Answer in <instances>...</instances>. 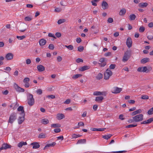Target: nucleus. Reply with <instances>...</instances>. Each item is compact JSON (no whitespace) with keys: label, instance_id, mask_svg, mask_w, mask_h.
<instances>
[{"label":"nucleus","instance_id":"6e6d98bb","mask_svg":"<svg viewBox=\"0 0 153 153\" xmlns=\"http://www.w3.org/2000/svg\"><path fill=\"white\" fill-rule=\"evenodd\" d=\"M114 21L113 19L111 18H109L108 19L107 22L108 23H112Z\"/></svg>","mask_w":153,"mask_h":153},{"label":"nucleus","instance_id":"c03bdc74","mask_svg":"<svg viewBox=\"0 0 153 153\" xmlns=\"http://www.w3.org/2000/svg\"><path fill=\"white\" fill-rule=\"evenodd\" d=\"M30 81V79L28 77H26L23 80V82L25 83H29Z\"/></svg>","mask_w":153,"mask_h":153},{"label":"nucleus","instance_id":"4be33fe9","mask_svg":"<svg viewBox=\"0 0 153 153\" xmlns=\"http://www.w3.org/2000/svg\"><path fill=\"white\" fill-rule=\"evenodd\" d=\"M47 137L46 134L43 133H41L38 136V138L40 139L45 138Z\"/></svg>","mask_w":153,"mask_h":153},{"label":"nucleus","instance_id":"79ce46f5","mask_svg":"<svg viewBox=\"0 0 153 153\" xmlns=\"http://www.w3.org/2000/svg\"><path fill=\"white\" fill-rule=\"evenodd\" d=\"M147 113L149 115H151L153 114V107L148 111Z\"/></svg>","mask_w":153,"mask_h":153},{"label":"nucleus","instance_id":"f704fd0d","mask_svg":"<svg viewBox=\"0 0 153 153\" xmlns=\"http://www.w3.org/2000/svg\"><path fill=\"white\" fill-rule=\"evenodd\" d=\"M51 126L52 128H59L60 127L61 125L58 123L53 124L51 125Z\"/></svg>","mask_w":153,"mask_h":153},{"label":"nucleus","instance_id":"bb28decb","mask_svg":"<svg viewBox=\"0 0 153 153\" xmlns=\"http://www.w3.org/2000/svg\"><path fill=\"white\" fill-rule=\"evenodd\" d=\"M86 143V140L85 139H81L78 140L76 143V144H84Z\"/></svg>","mask_w":153,"mask_h":153},{"label":"nucleus","instance_id":"338daca9","mask_svg":"<svg viewBox=\"0 0 153 153\" xmlns=\"http://www.w3.org/2000/svg\"><path fill=\"white\" fill-rule=\"evenodd\" d=\"M62 60V58L60 56H58L57 58V60L58 62H61Z\"/></svg>","mask_w":153,"mask_h":153},{"label":"nucleus","instance_id":"2eb2a0df","mask_svg":"<svg viewBox=\"0 0 153 153\" xmlns=\"http://www.w3.org/2000/svg\"><path fill=\"white\" fill-rule=\"evenodd\" d=\"M65 117V116L63 114L58 113L56 115V118L59 120H60L64 118Z\"/></svg>","mask_w":153,"mask_h":153},{"label":"nucleus","instance_id":"6e6552de","mask_svg":"<svg viewBox=\"0 0 153 153\" xmlns=\"http://www.w3.org/2000/svg\"><path fill=\"white\" fill-rule=\"evenodd\" d=\"M13 86L16 91L19 92L25 91V90L23 88H20L16 83L14 84Z\"/></svg>","mask_w":153,"mask_h":153},{"label":"nucleus","instance_id":"864d4df0","mask_svg":"<svg viewBox=\"0 0 153 153\" xmlns=\"http://www.w3.org/2000/svg\"><path fill=\"white\" fill-rule=\"evenodd\" d=\"M37 94L39 95L41 94L42 93V90L41 89H38L36 91Z\"/></svg>","mask_w":153,"mask_h":153},{"label":"nucleus","instance_id":"680f3d73","mask_svg":"<svg viewBox=\"0 0 153 153\" xmlns=\"http://www.w3.org/2000/svg\"><path fill=\"white\" fill-rule=\"evenodd\" d=\"M71 102V100L70 99H68L66 100L64 102V103L66 104H69Z\"/></svg>","mask_w":153,"mask_h":153},{"label":"nucleus","instance_id":"423d86ee","mask_svg":"<svg viewBox=\"0 0 153 153\" xmlns=\"http://www.w3.org/2000/svg\"><path fill=\"white\" fill-rule=\"evenodd\" d=\"M17 114L15 112L12 113L10 114L8 120V122L11 124L13 123V122L16 119Z\"/></svg>","mask_w":153,"mask_h":153},{"label":"nucleus","instance_id":"a211bd4d","mask_svg":"<svg viewBox=\"0 0 153 153\" xmlns=\"http://www.w3.org/2000/svg\"><path fill=\"white\" fill-rule=\"evenodd\" d=\"M56 144V143L55 142H53L52 143L49 144H47L44 147V150H45L47 149L48 148L50 147H53Z\"/></svg>","mask_w":153,"mask_h":153},{"label":"nucleus","instance_id":"9d476101","mask_svg":"<svg viewBox=\"0 0 153 153\" xmlns=\"http://www.w3.org/2000/svg\"><path fill=\"white\" fill-rule=\"evenodd\" d=\"M132 40L130 37H128L126 40V45L128 48H130L132 46Z\"/></svg>","mask_w":153,"mask_h":153},{"label":"nucleus","instance_id":"58836bf2","mask_svg":"<svg viewBox=\"0 0 153 153\" xmlns=\"http://www.w3.org/2000/svg\"><path fill=\"white\" fill-rule=\"evenodd\" d=\"M65 47L67 48L69 50H72L74 49V47L72 45H65Z\"/></svg>","mask_w":153,"mask_h":153},{"label":"nucleus","instance_id":"774afa93","mask_svg":"<svg viewBox=\"0 0 153 153\" xmlns=\"http://www.w3.org/2000/svg\"><path fill=\"white\" fill-rule=\"evenodd\" d=\"M128 102L129 103L133 104L135 103V101L133 100H128Z\"/></svg>","mask_w":153,"mask_h":153},{"label":"nucleus","instance_id":"f257e3e1","mask_svg":"<svg viewBox=\"0 0 153 153\" xmlns=\"http://www.w3.org/2000/svg\"><path fill=\"white\" fill-rule=\"evenodd\" d=\"M99 61L100 63L98 62L97 61H94L93 62V63L94 65L98 64L99 66L101 67H104L106 65L107 60L105 58H101L99 59Z\"/></svg>","mask_w":153,"mask_h":153},{"label":"nucleus","instance_id":"0eeeda50","mask_svg":"<svg viewBox=\"0 0 153 153\" xmlns=\"http://www.w3.org/2000/svg\"><path fill=\"white\" fill-rule=\"evenodd\" d=\"M135 122H141L143 119V115L142 114H139L134 117Z\"/></svg>","mask_w":153,"mask_h":153},{"label":"nucleus","instance_id":"4468645a","mask_svg":"<svg viewBox=\"0 0 153 153\" xmlns=\"http://www.w3.org/2000/svg\"><path fill=\"white\" fill-rule=\"evenodd\" d=\"M153 121V117L150 118L148 120L144 121L140 123L141 124H147L151 123Z\"/></svg>","mask_w":153,"mask_h":153},{"label":"nucleus","instance_id":"a19ab883","mask_svg":"<svg viewBox=\"0 0 153 153\" xmlns=\"http://www.w3.org/2000/svg\"><path fill=\"white\" fill-rule=\"evenodd\" d=\"M65 22V20L64 19H61L59 20L57 22L58 24H60Z\"/></svg>","mask_w":153,"mask_h":153},{"label":"nucleus","instance_id":"f8f14e48","mask_svg":"<svg viewBox=\"0 0 153 153\" xmlns=\"http://www.w3.org/2000/svg\"><path fill=\"white\" fill-rule=\"evenodd\" d=\"M17 111H21V112L20 114L22 115V116H25V114L24 109L23 107L22 106H19L17 108Z\"/></svg>","mask_w":153,"mask_h":153},{"label":"nucleus","instance_id":"bf43d9fd","mask_svg":"<svg viewBox=\"0 0 153 153\" xmlns=\"http://www.w3.org/2000/svg\"><path fill=\"white\" fill-rule=\"evenodd\" d=\"M128 122L129 123H132L135 122L134 119V117H133L132 119H129L128 121Z\"/></svg>","mask_w":153,"mask_h":153},{"label":"nucleus","instance_id":"7ed1b4c3","mask_svg":"<svg viewBox=\"0 0 153 153\" xmlns=\"http://www.w3.org/2000/svg\"><path fill=\"white\" fill-rule=\"evenodd\" d=\"M131 56V51L130 50H127L124 53L123 56L122 61L125 62L127 61L130 58Z\"/></svg>","mask_w":153,"mask_h":153},{"label":"nucleus","instance_id":"5701e85b","mask_svg":"<svg viewBox=\"0 0 153 153\" xmlns=\"http://www.w3.org/2000/svg\"><path fill=\"white\" fill-rule=\"evenodd\" d=\"M106 93L105 92H101L100 91H95L94 92L93 95H105Z\"/></svg>","mask_w":153,"mask_h":153},{"label":"nucleus","instance_id":"412c9836","mask_svg":"<svg viewBox=\"0 0 153 153\" xmlns=\"http://www.w3.org/2000/svg\"><path fill=\"white\" fill-rule=\"evenodd\" d=\"M89 68V66L87 65L84 66L80 67V68L79 69V70L81 71H83L87 70Z\"/></svg>","mask_w":153,"mask_h":153},{"label":"nucleus","instance_id":"a18cd8bd","mask_svg":"<svg viewBox=\"0 0 153 153\" xmlns=\"http://www.w3.org/2000/svg\"><path fill=\"white\" fill-rule=\"evenodd\" d=\"M145 30V28L143 26L140 27L139 29V31L140 32L142 33Z\"/></svg>","mask_w":153,"mask_h":153},{"label":"nucleus","instance_id":"e433bc0d","mask_svg":"<svg viewBox=\"0 0 153 153\" xmlns=\"http://www.w3.org/2000/svg\"><path fill=\"white\" fill-rule=\"evenodd\" d=\"M112 135L111 134H108L102 136V138L104 139L108 140L110 138L111 136Z\"/></svg>","mask_w":153,"mask_h":153},{"label":"nucleus","instance_id":"ea45409f","mask_svg":"<svg viewBox=\"0 0 153 153\" xmlns=\"http://www.w3.org/2000/svg\"><path fill=\"white\" fill-rule=\"evenodd\" d=\"M32 19L31 16H27L25 18V20L26 21H30Z\"/></svg>","mask_w":153,"mask_h":153},{"label":"nucleus","instance_id":"5fc2aeb1","mask_svg":"<svg viewBox=\"0 0 153 153\" xmlns=\"http://www.w3.org/2000/svg\"><path fill=\"white\" fill-rule=\"evenodd\" d=\"M116 65L115 64H111L109 66V68L111 69H114L115 68Z\"/></svg>","mask_w":153,"mask_h":153},{"label":"nucleus","instance_id":"cd10ccee","mask_svg":"<svg viewBox=\"0 0 153 153\" xmlns=\"http://www.w3.org/2000/svg\"><path fill=\"white\" fill-rule=\"evenodd\" d=\"M148 5L147 3H140L139 4V6L141 8L146 7Z\"/></svg>","mask_w":153,"mask_h":153},{"label":"nucleus","instance_id":"de8ad7c7","mask_svg":"<svg viewBox=\"0 0 153 153\" xmlns=\"http://www.w3.org/2000/svg\"><path fill=\"white\" fill-rule=\"evenodd\" d=\"M46 97L49 99H53L55 98V95H51L47 96H46Z\"/></svg>","mask_w":153,"mask_h":153},{"label":"nucleus","instance_id":"f03ea898","mask_svg":"<svg viewBox=\"0 0 153 153\" xmlns=\"http://www.w3.org/2000/svg\"><path fill=\"white\" fill-rule=\"evenodd\" d=\"M27 103L28 105L30 106H33L35 103V100L33 95L30 93H28L27 94Z\"/></svg>","mask_w":153,"mask_h":153},{"label":"nucleus","instance_id":"6ab92c4d","mask_svg":"<svg viewBox=\"0 0 153 153\" xmlns=\"http://www.w3.org/2000/svg\"><path fill=\"white\" fill-rule=\"evenodd\" d=\"M105 129L104 128H91V130L93 131H103Z\"/></svg>","mask_w":153,"mask_h":153},{"label":"nucleus","instance_id":"2f4dec72","mask_svg":"<svg viewBox=\"0 0 153 153\" xmlns=\"http://www.w3.org/2000/svg\"><path fill=\"white\" fill-rule=\"evenodd\" d=\"M103 77V75L101 73H99L97 76H96V79L97 80H100Z\"/></svg>","mask_w":153,"mask_h":153},{"label":"nucleus","instance_id":"9b49d317","mask_svg":"<svg viewBox=\"0 0 153 153\" xmlns=\"http://www.w3.org/2000/svg\"><path fill=\"white\" fill-rule=\"evenodd\" d=\"M13 53H9L6 54L5 58L8 60H11L13 59Z\"/></svg>","mask_w":153,"mask_h":153},{"label":"nucleus","instance_id":"13d9d810","mask_svg":"<svg viewBox=\"0 0 153 153\" xmlns=\"http://www.w3.org/2000/svg\"><path fill=\"white\" fill-rule=\"evenodd\" d=\"M81 136V135H77L75 134H74L72 135V138H76L78 137H79Z\"/></svg>","mask_w":153,"mask_h":153},{"label":"nucleus","instance_id":"b1692460","mask_svg":"<svg viewBox=\"0 0 153 153\" xmlns=\"http://www.w3.org/2000/svg\"><path fill=\"white\" fill-rule=\"evenodd\" d=\"M39 45L41 46H43L45 45L46 42V41L45 39H41L39 42Z\"/></svg>","mask_w":153,"mask_h":153},{"label":"nucleus","instance_id":"1a4fd4ad","mask_svg":"<svg viewBox=\"0 0 153 153\" xmlns=\"http://www.w3.org/2000/svg\"><path fill=\"white\" fill-rule=\"evenodd\" d=\"M122 90V88L117 87H114L112 91V93L114 94H118L120 93Z\"/></svg>","mask_w":153,"mask_h":153},{"label":"nucleus","instance_id":"a878e982","mask_svg":"<svg viewBox=\"0 0 153 153\" xmlns=\"http://www.w3.org/2000/svg\"><path fill=\"white\" fill-rule=\"evenodd\" d=\"M25 116H22V117H19L18 119V122L19 124H21L25 120Z\"/></svg>","mask_w":153,"mask_h":153},{"label":"nucleus","instance_id":"ddd939ff","mask_svg":"<svg viewBox=\"0 0 153 153\" xmlns=\"http://www.w3.org/2000/svg\"><path fill=\"white\" fill-rule=\"evenodd\" d=\"M30 145L33 146V149H37L40 147V145L39 143L37 142L32 143H31Z\"/></svg>","mask_w":153,"mask_h":153},{"label":"nucleus","instance_id":"4c0bfd02","mask_svg":"<svg viewBox=\"0 0 153 153\" xmlns=\"http://www.w3.org/2000/svg\"><path fill=\"white\" fill-rule=\"evenodd\" d=\"M84 126V123L82 122H80L78 123V126L77 127L74 128H79L80 126Z\"/></svg>","mask_w":153,"mask_h":153},{"label":"nucleus","instance_id":"dca6fc26","mask_svg":"<svg viewBox=\"0 0 153 153\" xmlns=\"http://www.w3.org/2000/svg\"><path fill=\"white\" fill-rule=\"evenodd\" d=\"M102 7L103 10L108 9V3L105 1H103L102 4Z\"/></svg>","mask_w":153,"mask_h":153},{"label":"nucleus","instance_id":"20e7f679","mask_svg":"<svg viewBox=\"0 0 153 153\" xmlns=\"http://www.w3.org/2000/svg\"><path fill=\"white\" fill-rule=\"evenodd\" d=\"M112 75V72L108 68H107L104 73V79L105 80L108 79L110 76Z\"/></svg>","mask_w":153,"mask_h":153},{"label":"nucleus","instance_id":"69168bd1","mask_svg":"<svg viewBox=\"0 0 153 153\" xmlns=\"http://www.w3.org/2000/svg\"><path fill=\"white\" fill-rule=\"evenodd\" d=\"M137 114H138V113L137 110H136V111H133V112H132L131 113V115L132 116H134V115H136Z\"/></svg>","mask_w":153,"mask_h":153},{"label":"nucleus","instance_id":"39448f33","mask_svg":"<svg viewBox=\"0 0 153 153\" xmlns=\"http://www.w3.org/2000/svg\"><path fill=\"white\" fill-rule=\"evenodd\" d=\"M152 70L151 67H149L148 68L146 66L139 67L137 69V71L139 72L148 73Z\"/></svg>","mask_w":153,"mask_h":153},{"label":"nucleus","instance_id":"72a5a7b5","mask_svg":"<svg viewBox=\"0 0 153 153\" xmlns=\"http://www.w3.org/2000/svg\"><path fill=\"white\" fill-rule=\"evenodd\" d=\"M137 124L136 123H134L133 124L129 125L126 126V128H130L134 127L137 126Z\"/></svg>","mask_w":153,"mask_h":153},{"label":"nucleus","instance_id":"603ef678","mask_svg":"<svg viewBox=\"0 0 153 153\" xmlns=\"http://www.w3.org/2000/svg\"><path fill=\"white\" fill-rule=\"evenodd\" d=\"M48 48L50 49L53 50L54 49V46L53 45L50 44L48 46Z\"/></svg>","mask_w":153,"mask_h":153},{"label":"nucleus","instance_id":"09e8293b","mask_svg":"<svg viewBox=\"0 0 153 153\" xmlns=\"http://www.w3.org/2000/svg\"><path fill=\"white\" fill-rule=\"evenodd\" d=\"M127 152L126 151H114L111 152V153H125Z\"/></svg>","mask_w":153,"mask_h":153},{"label":"nucleus","instance_id":"473e14b6","mask_svg":"<svg viewBox=\"0 0 153 153\" xmlns=\"http://www.w3.org/2000/svg\"><path fill=\"white\" fill-rule=\"evenodd\" d=\"M42 124L46 125L49 123V121L48 119L45 118L42 120Z\"/></svg>","mask_w":153,"mask_h":153},{"label":"nucleus","instance_id":"aec40b11","mask_svg":"<svg viewBox=\"0 0 153 153\" xmlns=\"http://www.w3.org/2000/svg\"><path fill=\"white\" fill-rule=\"evenodd\" d=\"M104 98L102 96L97 97H96L95 100L99 103H101L102 102Z\"/></svg>","mask_w":153,"mask_h":153},{"label":"nucleus","instance_id":"7c9ffc66","mask_svg":"<svg viewBox=\"0 0 153 153\" xmlns=\"http://www.w3.org/2000/svg\"><path fill=\"white\" fill-rule=\"evenodd\" d=\"M149 58H145L142 59L141 60V62L142 63H145L148 62H149Z\"/></svg>","mask_w":153,"mask_h":153},{"label":"nucleus","instance_id":"3c124183","mask_svg":"<svg viewBox=\"0 0 153 153\" xmlns=\"http://www.w3.org/2000/svg\"><path fill=\"white\" fill-rule=\"evenodd\" d=\"M16 38L20 40H22L25 38V36H17Z\"/></svg>","mask_w":153,"mask_h":153},{"label":"nucleus","instance_id":"c9c22d12","mask_svg":"<svg viewBox=\"0 0 153 153\" xmlns=\"http://www.w3.org/2000/svg\"><path fill=\"white\" fill-rule=\"evenodd\" d=\"M136 18V16L134 14H131L129 16L130 20H134Z\"/></svg>","mask_w":153,"mask_h":153},{"label":"nucleus","instance_id":"c85d7f7f","mask_svg":"<svg viewBox=\"0 0 153 153\" xmlns=\"http://www.w3.org/2000/svg\"><path fill=\"white\" fill-rule=\"evenodd\" d=\"M126 10L124 8L121 9L119 12V15L120 16H123L125 15L126 13Z\"/></svg>","mask_w":153,"mask_h":153},{"label":"nucleus","instance_id":"37998d69","mask_svg":"<svg viewBox=\"0 0 153 153\" xmlns=\"http://www.w3.org/2000/svg\"><path fill=\"white\" fill-rule=\"evenodd\" d=\"M82 76V75L80 74H76L74 75L73 76V78L74 79H76L79 77L81 76Z\"/></svg>","mask_w":153,"mask_h":153},{"label":"nucleus","instance_id":"393cba45","mask_svg":"<svg viewBox=\"0 0 153 153\" xmlns=\"http://www.w3.org/2000/svg\"><path fill=\"white\" fill-rule=\"evenodd\" d=\"M2 147L3 149H6L11 147V145L7 143H4L2 145Z\"/></svg>","mask_w":153,"mask_h":153},{"label":"nucleus","instance_id":"8fccbe9b","mask_svg":"<svg viewBox=\"0 0 153 153\" xmlns=\"http://www.w3.org/2000/svg\"><path fill=\"white\" fill-rule=\"evenodd\" d=\"M84 50V47L82 46H79L78 47V51L79 52H82Z\"/></svg>","mask_w":153,"mask_h":153},{"label":"nucleus","instance_id":"0e129e2a","mask_svg":"<svg viewBox=\"0 0 153 153\" xmlns=\"http://www.w3.org/2000/svg\"><path fill=\"white\" fill-rule=\"evenodd\" d=\"M48 36L49 37H52L54 39H56V37L54 35L51 33H49L48 34Z\"/></svg>","mask_w":153,"mask_h":153},{"label":"nucleus","instance_id":"e2e57ef3","mask_svg":"<svg viewBox=\"0 0 153 153\" xmlns=\"http://www.w3.org/2000/svg\"><path fill=\"white\" fill-rule=\"evenodd\" d=\"M76 62L78 63H79L80 62H83V60L80 58H78L76 60Z\"/></svg>","mask_w":153,"mask_h":153},{"label":"nucleus","instance_id":"49530a36","mask_svg":"<svg viewBox=\"0 0 153 153\" xmlns=\"http://www.w3.org/2000/svg\"><path fill=\"white\" fill-rule=\"evenodd\" d=\"M149 98V97L148 96L145 95H142L141 97L142 99L144 100L148 99Z\"/></svg>","mask_w":153,"mask_h":153},{"label":"nucleus","instance_id":"f3484780","mask_svg":"<svg viewBox=\"0 0 153 153\" xmlns=\"http://www.w3.org/2000/svg\"><path fill=\"white\" fill-rule=\"evenodd\" d=\"M37 68L39 72H42L45 70V67L41 65H38Z\"/></svg>","mask_w":153,"mask_h":153},{"label":"nucleus","instance_id":"c756f323","mask_svg":"<svg viewBox=\"0 0 153 153\" xmlns=\"http://www.w3.org/2000/svg\"><path fill=\"white\" fill-rule=\"evenodd\" d=\"M26 142H21L19 143L18 144V146L19 148H21L24 145H27Z\"/></svg>","mask_w":153,"mask_h":153},{"label":"nucleus","instance_id":"4d7b16f0","mask_svg":"<svg viewBox=\"0 0 153 153\" xmlns=\"http://www.w3.org/2000/svg\"><path fill=\"white\" fill-rule=\"evenodd\" d=\"M62 10L61 8L57 7L55 9V11L57 12H59L61 11Z\"/></svg>","mask_w":153,"mask_h":153},{"label":"nucleus","instance_id":"052dcab7","mask_svg":"<svg viewBox=\"0 0 153 153\" xmlns=\"http://www.w3.org/2000/svg\"><path fill=\"white\" fill-rule=\"evenodd\" d=\"M60 131L61 129L59 128H56L54 129V131L56 133L59 132Z\"/></svg>","mask_w":153,"mask_h":153}]
</instances>
